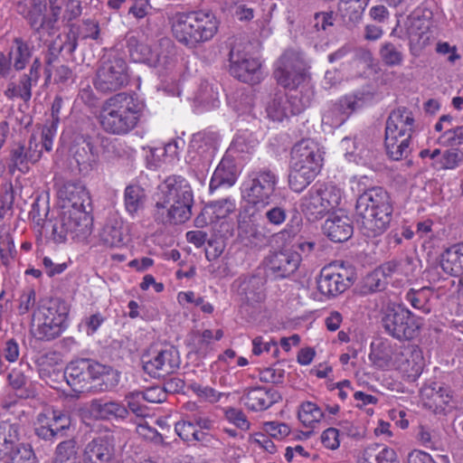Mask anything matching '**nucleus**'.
<instances>
[{"label":"nucleus","mask_w":463,"mask_h":463,"mask_svg":"<svg viewBox=\"0 0 463 463\" xmlns=\"http://www.w3.org/2000/svg\"><path fill=\"white\" fill-rule=\"evenodd\" d=\"M59 196L67 201L64 208H86L85 203L89 205L90 198L85 187L78 183L67 182L59 190Z\"/></svg>","instance_id":"nucleus-32"},{"label":"nucleus","mask_w":463,"mask_h":463,"mask_svg":"<svg viewBox=\"0 0 463 463\" xmlns=\"http://www.w3.org/2000/svg\"><path fill=\"white\" fill-rule=\"evenodd\" d=\"M387 284L388 281L383 278V275L377 269H374L364 279L362 287L363 293L370 294L382 291L385 288Z\"/></svg>","instance_id":"nucleus-50"},{"label":"nucleus","mask_w":463,"mask_h":463,"mask_svg":"<svg viewBox=\"0 0 463 463\" xmlns=\"http://www.w3.org/2000/svg\"><path fill=\"white\" fill-rule=\"evenodd\" d=\"M414 132V118L412 112L401 107L392 110L386 121L385 133L392 136L412 137Z\"/></svg>","instance_id":"nucleus-23"},{"label":"nucleus","mask_w":463,"mask_h":463,"mask_svg":"<svg viewBox=\"0 0 463 463\" xmlns=\"http://www.w3.org/2000/svg\"><path fill=\"white\" fill-rule=\"evenodd\" d=\"M341 146L345 150V157L348 161L355 164L366 165L370 160V151L365 149L363 145L356 142L355 139L345 137Z\"/></svg>","instance_id":"nucleus-44"},{"label":"nucleus","mask_w":463,"mask_h":463,"mask_svg":"<svg viewBox=\"0 0 463 463\" xmlns=\"http://www.w3.org/2000/svg\"><path fill=\"white\" fill-rule=\"evenodd\" d=\"M237 167L228 158H223L216 167L210 181V190L213 191L221 186H232L237 180Z\"/></svg>","instance_id":"nucleus-33"},{"label":"nucleus","mask_w":463,"mask_h":463,"mask_svg":"<svg viewBox=\"0 0 463 463\" xmlns=\"http://www.w3.org/2000/svg\"><path fill=\"white\" fill-rule=\"evenodd\" d=\"M238 293L241 300L250 305L260 303L265 298L263 279L259 276H251L241 279Z\"/></svg>","instance_id":"nucleus-30"},{"label":"nucleus","mask_w":463,"mask_h":463,"mask_svg":"<svg viewBox=\"0 0 463 463\" xmlns=\"http://www.w3.org/2000/svg\"><path fill=\"white\" fill-rule=\"evenodd\" d=\"M64 377L76 392H108L119 382V375L112 367L88 359L71 362L65 369Z\"/></svg>","instance_id":"nucleus-5"},{"label":"nucleus","mask_w":463,"mask_h":463,"mask_svg":"<svg viewBox=\"0 0 463 463\" xmlns=\"http://www.w3.org/2000/svg\"><path fill=\"white\" fill-rule=\"evenodd\" d=\"M90 412L95 419L105 420H125L128 416V408L116 400L94 399L90 403Z\"/></svg>","instance_id":"nucleus-24"},{"label":"nucleus","mask_w":463,"mask_h":463,"mask_svg":"<svg viewBox=\"0 0 463 463\" xmlns=\"http://www.w3.org/2000/svg\"><path fill=\"white\" fill-rule=\"evenodd\" d=\"M188 389L195 393L200 399L211 403L219 402L221 397L223 395V392H221L213 387L204 386L197 383H191L188 385Z\"/></svg>","instance_id":"nucleus-52"},{"label":"nucleus","mask_w":463,"mask_h":463,"mask_svg":"<svg viewBox=\"0 0 463 463\" xmlns=\"http://www.w3.org/2000/svg\"><path fill=\"white\" fill-rule=\"evenodd\" d=\"M19 13L24 16L31 28L40 34L52 36L59 30L61 7L51 5L48 10L46 0H31L28 5H19Z\"/></svg>","instance_id":"nucleus-14"},{"label":"nucleus","mask_w":463,"mask_h":463,"mask_svg":"<svg viewBox=\"0 0 463 463\" xmlns=\"http://www.w3.org/2000/svg\"><path fill=\"white\" fill-rule=\"evenodd\" d=\"M442 269L452 276L463 273V243H458L447 249L441 255Z\"/></svg>","instance_id":"nucleus-36"},{"label":"nucleus","mask_w":463,"mask_h":463,"mask_svg":"<svg viewBox=\"0 0 463 463\" xmlns=\"http://www.w3.org/2000/svg\"><path fill=\"white\" fill-rule=\"evenodd\" d=\"M439 139L448 146L463 145V125L447 129L440 136Z\"/></svg>","instance_id":"nucleus-60"},{"label":"nucleus","mask_w":463,"mask_h":463,"mask_svg":"<svg viewBox=\"0 0 463 463\" xmlns=\"http://www.w3.org/2000/svg\"><path fill=\"white\" fill-rule=\"evenodd\" d=\"M33 52V46L28 41L22 37L13 38L7 55L13 63L14 69L17 71H23L32 58Z\"/></svg>","instance_id":"nucleus-31"},{"label":"nucleus","mask_w":463,"mask_h":463,"mask_svg":"<svg viewBox=\"0 0 463 463\" xmlns=\"http://www.w3.org/2000/svg\"><path fill=\"white\" fill-rule=\"evenodd\" d=\"M64 45L59 44L58 40H53L49 45L44 55V73L46 80H50L54 69V64L59 61L61 52Z\"/></svg>","instance_id":"nucleus-49"},{"label":"nucleus","mask_w":463,"mask_h":463,"mask_svg":"<svg viewBox=\"0 0 463 463\" xmlns=\"http://www.w3.org/2000/svg\"><path fill=\"white\" fill-rule=\"evenodd\" d=\"M92 217L86 208H64L52 225V239L62 243L71 235L73 239H85L91 233Z\"/></svg>","instance_id":"nucleus-10"},{"label":"nucleus","mask_w":463,"mask_h":463,"mask_svg":"<svg viewBox=\"0 0 463 463\" xmlns=\"http://www.w3.org/2000/svg\"><path fill=\"white\" fill-rule=\"evenodd\" d=\"M279 400L278 392L262 386L246 389L241 397L243 404L253 411H265Z\"/></svg>","instance_id":"nucleus-22"},{"label":"nucleus","mask_w":463,"mask_h":463,"mask_svg":"<svg viewBox=\"0 0 463 463\" xmlns=\"http://www.w3.org/2000/svg\"><path fill=\"white\" fill-rule=\"evenodd\" d=\"M225 417L230 422L242 430H247L250 429V422L248 421L242 411L239 409L228 408L225 411Z\"/></svg>","instance_id":"nucleus-63"},{"label":"nucleus","mask_w":463,"mask_h":463,"mask_svg":"<svg viewBox=\"0 0 463 463\" xmlns=\"http://www.w3.org/2000/svg\"><path fill=\"white\" fill-rule=\"evenodd\" d=\"M278 182V175L268 167L252 171L242 184V197L256 206H267L275 196Z\"/></svg>","instance_id":"nucleus-12"},{"label":"nucleus","mask_w":463,"mask_h":463,"mask_svg":"<svg viewBox=\"0 0 463 463\" xmlns=\"http://www.w3.org/2000/svg\"><path fill=\"white\" fill-rule=\"evenodd\" d=\"M112 456V447L104 438H97L86 446L84 460L86 463H107Z\"/></svg>","instance_id":"nucleus-34"},{"label":"nucleus","mask_w":463,"mask_h":463,"mask_svg":"<svg viewBox=\"0 0 463 463\" xmlns=\"http://www.w3.org/2000/svg\"><path fill=\"white\" fill-rule=\"evenodd\" d=\"M99 242L109 248L120 247L124 244L123 224L120 221L108 222L99 232Z\"/></svg>","instance_id":"nucleus-38"},{"label":"nucleus","mask_w":463,"mask_h":463,"mask_svg":"<svg viewBox=\"0 0 463 463\" xmlns=\"http://www.w3.org/2000/svg\"><path fill=\"white\" fill-rule=\"evenodd\" d=\"M420 398L425 407L439 411L443 410L450 402L451 392L448 387L433 383L421 389Z\"/></svg>","instance_id":"nucleus-28"},{"label":"nucleus","mask_w":463,"mask_h":463,"mask_svg":"<svg viewBox=\"0 0 463 463\" xmlns=\"http://www.w3.org/2000/svg\"><path fill=\"white\" fill-rule=\"evenodd\" d=\"M353 225L347 215L333 214L328 217L324 225L323 232L334 242H343L351 238Z\"/></svg>","instance_id":"nucleus-26"},{"label":"nucleus","mask_w":463,"mask_h":463,"mask_svg":"<svg viewBox=\"0 0 463 463\" xmlns=\"http://www.w3.org/2000/svg\"><path fill=\"white\" fill-rule=\"evenodd\" d=\"M21 426L18 422H0V459L10 463H36V457L29 444L20 442Z\"/></svg>","instance_id":"nucleus-13"},{"label":"nucleus","mask_w":463,"mask_h":463,"mask_svg":"<svg viewBox=\"0 0 463 463\" xmlns=\"http://www.w3.org/2000/svg\"><path fill=\"white\" fill-rule=\"evenodd\" d=\"M18 312L19 315L27 314L34 306L36 302V293L33 288L24 289L18 298Z\"/></svg>","instance_id":"nucleus-59"},{"label":"nucleus","mask_w":463,"mask_h":463,"mask_svg":"<svg viewBox=\"0 0 463 463\" xmlns=\"http://www.w3.org/2000/svg\"><path fill=\"white\" fill-rule=\"evenodd\" d=\"M419 441L427 449L438 450L440 448V441L438 436L428 429L420 426L417 434Z\"/></svg>","instance_id":"nucleus-61"},{"label":"nucleus","mask_w":463,"mask_h":463,"mask_svg":"<svg viewBox=\"0 0 463 463\" xmlns=\"http://www.w3.org/2000/svg\"><path fill=\"white\" fill-rule=\"evenodd\" d=\"M33 84L29 81L27 76H22L18 82L9 80L6 85V89L4 90L5 97L9 100L14 99H21L24 102H27L32 98V87Z\"/></svg>","instance_id":"nucleus-41"},{"label":"nucleus","mask_w":463,"mask_h":463,"mask_svg":"<svg viewBox=\"0 0 463 463\" xmlns=\"http://www.w3.org/2000/svg\"><path fill=\"white\" fill-rule=\"evenodd\" d=\"M300 253L293 248L271 252L266 259L267 268L275 279H286L294 274L301 263Z\"/></svg>","instance_id":"nucleus-19"},{"label":"nucleus","mask_w":463,"mask_h":463,"mask_svg":"<svg viewBox=\"0 0 463 463\" xmlns=\"http://www.w3.org/2000/svg\"><path fill=\"white\" fill-rule=\"evenodd\" d=\"M343 193L329 184H316L299 200V209L309 222H317L337 208Z\"/></svg>","instance_id":"nucleus-9"},{"label":"nucleus","mask_w":463,"mask_h":463,"mask_svg":"<svg viewBox=\"0 0 463 463\" xmlns=\"http://www.w3.org/2000/svg\"><path fill=\"white\" fill-rule=\"evenodd\" d=\"M405 298L414 308L429 312V309L425 308L427 303L425 288L419 290H415L413 288L410 289L407 292Z\"/></svg>","instance_id":"nucleus-62"},{"label":"nucleus","mask_w":463,"mask_h":463,"mask_svg":"<svg viewBox=\"0 0 463 463\" xmlns=\"http://www.w3.org/2000/svg\"><path fill=\"white\" fill-rule=\"evenodd\" d=\"M76 459L77 447L74 439H67L58 444L54 460L76 462Z\"/></svg>","instance_id":"nucleus-51"},{"label":"nucleus","mask_w":463,"mask_h":463,"mask_svg":"<svg viewBox=\"0 0 463 463\" xmlns=\"http://www.w3.org/2000/svg\"><path fill=\"white\" fill-rule=\"evenodd\" d=\"M129 79L127 61L118 55H109L98 69L94 85L101 92H112L126 87Z\"/></svg>","instance_id":"nucleus-15"},{"label":"nucleus","mask_w":463,"mask_h":463,"mask_svg":"<svg viewBox=\"0 0 463 463\" xmlns=\"http://www.w3.org/2000/svg\"><path fill=\"white\" fill-rule=\"evenodd\" d=\"M137 432L145 439L150 440L155 444H159L164 448L171 447L170 442L165 441L163 436L156 429L149 427L146 423L138 424Z\"/></svg>","instance_id":"nucleus-56"},{"label":"nucleus","mask_w":463,"mask_h":463,"mask_svg":"<svg viewBox=\"0 0 463 463\" xmlns=\"http://www.w3.org/2000/svg\"><path fill=\"white\" fill-rule=\"evenodd\" d=\"M155 202L154 217L156 222L183 223L192 215L193 191L186 179L171 175L158 186Z\"/></svg>","instance_id":"nucleus-2"},{"label":"nucleus","mask_w":463,"mask_h":463,"mask_svg":"<svg viewBox=\"0 0 463 463\" xmlns=\"http://www.w3.org/2000/svg\"><path fill=\"white\" fill-rule=\"evenodd\" d=\"M463 164V150L451 146L443 151L432 166L439 170H453Z\"/></svg>","instance_id":"nucleus-46"},{"label":"nucleus","mask_w":463,"mask_h":463,"mask_svg":"<svg viewBox=\"0 0 463 463\" xmlns=\"http://www.w3.org/2000/svg\"><path fill=\"white\" fill-rule=\"evenodd\" d=\"M399 355H403L401 347L392 346L390 342L383 341L372 345L369 358L376 367L385 369L391 366H400Z\"/></svg>","instance_id":"nucleus-25"},{"label":"nucleus","mask_w":463,"mask_h":463,"mask_svg":"<svg viewBox=\"0 0 463 463\" xmlns=\"http://www.w3.org/2000/svg\"><path fill=\"white\" fill-rule=\"evenodd\" d=\"M127 402V408L137 416H145L146 413V406L142 402L144 401L142 392H130L125 395Z\"/></svg>","instance_id":"nucleus-55"},{"label":"nucleus","mask_w":463,"mask_h":463,"mask_svg":"<svg viewBox=\"0 0 463 463\" xmlns=\"http://www.w3.org/2000/svg\"><path fill=\"white\" fill-rule=\"evenodd\" d=\"M230 72L239 80L251 85L261 80L260 63L250 56L241 44L232 46L229 54Z\"/></svg>","instance_id":"nucleus-16"},{"label":"nucleus","mask_w":463,"mask_h":463,"mask_svg":"<svg viewBox=\"0 0 463 463\" xmlns=\"http://www.w3.org/2000/svg\"><path fill=\"white\" fill-rule=\"evenodd\" d=\"M273 75L279 85L290 90L286 94L290 116L300 114L311 105L314 90L299 52L287 50L277 61Z\"/></svg>","instance_id":"nucleus-1"},{"label":"nucleus","mask_w":463,"mask_h":463,"mask_svg":"<svg viewBox=\"0 0 463 463\" xmlns=\"http://www.w3.org/2000/svg\"><path fill=\"white\" fill-rule=\"evenodd\" d=\"M324 417L322 410L311 402H306L301 404L298 411V419L306 427H313Z\"/></svg>","instance_id":"nucleus-47"},{"label":"nucleus","mask_w":463,"mask_h":463,"mask_svg":"<svg viewBox=\"0 0 463 463\" xmlns=\"http://www.w3.org/2000/svg\"><path fill=\"white\" fill-rule=\"evenodd\" d=\"M209 209L216 220L224 219L236 210V203L234 200L225 198L211 203Z\"/></svg>","instance_id":"nucleus-54"},{"label":"nucleus","mask_w":463,"mask_h":463,"mask_svg":"<svg viewBox=\"0 0 463 463\" xmlns=\"http://www.w3.org/2000/svg\"><path fill=\"white\" fill-rule=\"evenodd\" d=\"M67 326H59L54 321L35 313L32 314L30 332L39 341H52L59 337Z\"/></svg>","instance_id":"nucleus-27"},{"label":"nucleus","mask_w":463,"mask_h":463,"mask_svg":"<svg viewBox=\"0 0 463 463\" xmlns=\"http://www.w3.org/2000/svg\"><path fill=\"white\" fill-rule=\"evenodd\" d=\"M42 147L35 135H31L27 144L18 143L10 150L11 171L17 169L23 173L29 170V165L36 164L42 157Z\"/></svg>","instance_id":"nucleus-20"},{"label":"nucleus","mask_w":463,"mask_h":463,"mask_svg":"<svg viewBox=\"0 0 463 463\" xmlns=\"http://www.w3.org/2000/svg\"><path fill=\"white\" fill-rule=\"evenodd\" d=\"M7 380L9 385L17 392L19 397L28 398L32 395V392L27 386L28 379L21 370L14 368L9 373Z\"/></svg>","instance_id":"nucleus-48"},{"label":"nucleus","mask_w":463,"mask_h":463,"mask_svg":"<svg viewBox=\"0 0 463 463\" xmlns=\"http://www.w3.org/2000/svg\"><path fill=\"white\" fill-rule=\"evenodd\" d=\"M379 55L383 64L388 67L402 66L404 61L402 44L390 41H385L381 44Z\"/></svg>","instance_id":"nucleus-39"},{"label":"nucleus","mask_w":463,"mask_h":463,"mask_svg":"<svg viewBox=\"0 0 463 463\" xmlns=\"http://www.w3.org/2000/svg\"><path fill=\"white\" fill-rule=\"evenodd\" d=\"M239 236L246 245L252 247H261L268 241V237L262 232L256 224L250 222H241L239 223Z\"/></svg>","instance_id":"nucleus-43"},{"label":"nucleus","mask_w":463,"mask_h":463,"mask_svg":"<svg viewBox=\"0 0 463 463\" xmlns=\"http://www.w3.org/2000/svg\"><path fill=\"white\" fill-rule=\"evenodd\" d=\"M141 112V105L133 95L120 92L104 101L99 123L106 133L124 136L137 126Z\"/></svg>","instance_id":"nucleus-6"},{"label":"nucleus","mask_w":463,"mask_h":463,"mask_svg":"<svg viewBox=\"0 0 463 463\" xmlns=\"http://www.w3.org/2000/svg\"><path fill=\"white\" fill-rule=\"evenodd\" d=\"M144 189L137 184L128 185L124 192V204L126 211L134 215L144 208L146 202Z\"/></svg>","instance_id":"nucleus-42"},{"label":"nucleus","mask_w":463,"mask_h":463,"mask_svg":"<svg viewBox=\"0 0 463 463\" xmlns=\"http://www.w3.org/2000/svg\"><path fill=\"white\" fill-rule=\"evenodd\" d=\"M266 112L274 121H282L290 117L287 97L283 91H278L270 96L266 105Z\"/></svg>","instance_id":"nucleus-40"},{"label":"nucleus","mask_w":463,"mask_h":463,"mask_svg":"<svg viewBox=\"0 0 463 463\" xmlns=\"http://www.w3.org/2000/svg\"><path fill=\"white\" fill-rule=\"evenodd\" d=\"M144 371L155 378L165 377L175 372L180 365L178 351L174 347L155 349L142 357Z\"/></svg>","instance_id":"nucleus-17"},{"label":"nucleus","mask_w":463,"mask_h":463,"mask_svg":"<svg viewBox=\"0 0 463 463\" xmlns=\"http://www.w3.org/2000/svg\"><path fill=\"white\" fill-rule=\"evenodd\" d=\"M69 306L61 298H51L41 303L33 313L42 315L44 320L50 318L59 326H67Z\"/></svg>","instance_id":"nucleus-29"},{"label":"nucleus","mask_w":463,"mask_h":463,"mask_svg":"<svg viewBox=\"0 0 463 463\" xmlns=\"http://www.w3.org/2000/svg\"><path fill=\"white\" fill-rule=\"evenodd\" d=\"M411 137H400L385 133L384 144L389 157L396 161L407 157L411 153Z\"/></svg>","instance_id":"nucleus-37"},{"label":"nucleus","mask_w":463,"mask_h":463,"mask_svg":"<svg viewBox=\"0 0 463 463\" xmlns=\"http://www.w3.org/2000/svg\"><path fill=\"white\" fill-rule=\"evenodd\" d=\"M44 413L49 415L52 429L56 437L62 436V431L69 429L71 424L70 417L59 411H47Z\"/></svg>","instance_id":"nucleus-53"},{"label":"nucleus","mask_w":463,"mask_h":463,"mask_svg":"<svg viewBox=\"0 0 463 463\" xmlns=\"http://www.w3.org/2000/svg\"><path fill=\"white\" fill-rule=\"evenodd\" d=\"M47 413H40L37 417V425L35 427V434L45 440H51L56 438Z\"/></svg>","instance_id":"nucleus-57"},{"label":"nucleus","mask_w":463,"mask_h":463,"mask_svg":"<svg viewBox=\"0 0 463 463\" xmlns=\"http://www.w3.org/2000/svg\"><path fill=\"white\" fill-rule=\"evenodd\" d=\"M352 283L351 276L346 269L330 265L321 269L317 279V288L325 297L335 298L344 293Z\"/></svg>","instance_id":"nucleus-18"},{"label":"nucleus","mask_w":463,"mask_h":463,"mask_svg":"<svg viewBox=\"0 0 463 463\" xmlns=\"http://www.w3.org/2000/svg\"><path fill=\"white\" fill-rule=\"evenodd\" d=\"M168 21L173 36L189 49L211 41L219 28L216 16L210 11L175 12Z\"/></svg>","instance_id":"nucleus-4"},{"label":"nucleus","mask_w":463,"mask_h":463,"mask_svg":"<svg viewBox=\"0 0 463 463\" xmlns=\"http://www.w3.org/2000/svg\"><path fill=\"white\" fill-rule=\"evenodd\" d=\"M100 28L98 21L94 19H85L82 21L79 29V35L82 39L98 40Z\"/></svg>","instance_id":"nucleus-58"},{"label":"nucleus","mask_w":463,"mask_h":463,"mask_svg":"<svg viewBox=\"0 0 463 463\" xmlns=\"http://www.w3.org/2000/svg\"><path fill=\"white\" fill-rule=\"evenodd\" d=\"M323 152L311 139L298 142L291 150L288 186L295 193L304 191L319 174Z\"/></svg>","instance_id":"nucleus-7"},{"label":"nucleus","mask_w":463,"mask_h":463,"mask_svg":"<svg viewBox=\"0 0 463 463\" xmlns=\"http://www.w3.org/2000/svg\"><path fill=\"white\" fill-rule=\"evenodd\" d=\"M367 3H345L339 2L338 12L343 21L350 26H355L363 18Z\"/></svg>","instance_id":"nucleus-45"},{"label":"nucleus","mask_w":463,"mask_h":463,"mask_svg":"<svg viewBox=\"0 0 463 463\" xmlns=\"http://www.w3.org/2000/svg\"><path fill=\"white\" fill-rule=\"evenodd\" d=\"M264 430L270 437L278 439H283L284 437L288 436L290 432L288 425L278 421L266 422L264 425Z\"/></svg>","instance_id":"nucleus-64"},{"label":"nucleus","mask_w":463,"mask_h":463,"mask_svg":"<svg viewBox=\"0 0 463 463\" xmlns=\"http://www.w3.org/2000/svg\"><path fill=\"white\" fill-rule=\"evenodd\" d=\"M175 430L186 442L198 441L204 445H211L213 440H216L211 434L198 430L191 419L175 423Z\"/></svg>","instance_id":"nucleus-35"},{"label":"nucleus","mask_w":463,"mask_h":463,"mask_svg":"<svg viewBox=\"0 0 463 463\" xmlns=\"http://www.w3.org/2000/svg\"><path fill=\"white\" fill-rule=\"evenodd\" d=\"M362 96H345L331 105L323 114L322 123L331 128L342 126L350 115L364 106Z\"/></svg>","instance_id":"nucleus-21"},{"label":"nucleus","mask_w":463,"mask_h":463,"mask_svg":"<svg viewBox=\"0 0 463 463\" xmlns=\"http://www.w3.org/2000/svg\"><path fill=\"white\" fill-rule=\"evenodd\" d=\"M126 47L129 57L134 62L146 63L157 67L168 73H173L178 65L177 48L168 38L159 40L152 48L141 34L128 33L125 37Z\"/></svg>","instance_id":"nucleus-8"},{"label":"nucleus","mask_w":463,"mask_h":463,"mask_svg":"<svg viewBox=\"0 0 463 463\" xmlns=\"http://www.w3.org/2000/svg\"><path fill=\"white\" fill-rule=\"evenodd\" d=\"M382 325L385 332L398 340L415 338L420 328V319L401 305L388 304L383 310Z\"/></svg>","instance_id":"nucleus-11"},{"label":"nucleus","mask_w":463,"mask_h":463,"mask_svg":"<svg viewBox=\"0 0 463 463\" xmlns=\"http://www.w3.org/2000/svg\"><path fill=\"white\" fill-rule=\"evenodd\" d=\"M393 207L389 194L382 187H373L361 194L355 204L357 222L367 238H375L388 229Z\"/></svg>","instance_id":"nucleus-3"}]
</instances>
